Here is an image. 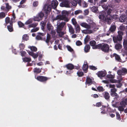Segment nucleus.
I'll return each instance as SVG.
<instances>
[{"mask_svg": "<svg viewBox=\"0 0 127 127\" xmlns=\"http://www.w3.org/2000/svg\"><path fill=\"white\" fill-rule=\"evenodd\" d=\"M112 10L111 9L109 8L107 12V14L104 11H102V14L99 16V18L102 20L108 22V24H109V22L111 21V18H110L111 16L110 14L111 13Z\"/></svg>", "mask_w": 127, "mask_h": 127, "instance_id": "1", "label": "nucleus"}, {"mask_svg": "<svg viewBox=\"0 0 127 127\" xmlns=\"http://www.w3.org/2000/svg\"><path fill=\"white\" fill-rule=\"evenodd\" d=\"M117 73V79L119 81L121 82L123 80V76L127 73V69L126 68H122L118 70Z\"/></svg>", "mask_w": 127, "mask_h": 127, "instance_id": "2", "label": "nucleus"}, {"mask_svg": "<svg viewBox=\"0 0 127 127\" xmlns=\"http://www.w3.org/2000/svg\"><path fill=\"white\" fill-rule=\"evenodd\" d=\"M44 16V14L42 12H40L38 14V15L34 18L33 20L32 19H30L26 22L25 24L28 25L31 23L32 22L33 20L35 21H39L42 19Z\"/></svg>", "mask_w": 127, "mask_h": 127, "instance_id": "3", "label": "nucleus"}, {"mask_svg": "<svg viewBox=\"0 0 127 127\" xmlns=\"http://www.w3.org/2000/svg\"><path fill=\"white\" fill-rule=\"evenodd\" d=\"M62 15H59L57 16L55 18L53 19V20L55 21L57 20H63L65 22H67L69 20V19L66 17L64 14L67 13V11L65 10L62 11Z\"/></svg>", "mask_w": 127, "mask_h": 127, "instance_id": "4", "label": "nucleus"}, {"mask_svg": "<svg viewBox=\"0 0 127 127\" xmlns=\"http://www.w3.org/2000/svg\"><path fill=\"white\" fill-rule=\"evenodd\" d=\"M65 24V22H63L61 23L59 25H57V32L59 33V36L60 37H62L65 33L64 32L60 31L62 30V28Z\"/></svg>", "mask_w": 127, "mask_h": 127, "instance_id": "5", "label": "nucleus"}, {"mask_svg": "<svg viewBox=\"0 0 127 127\" xmlns=\"http://www.w3.org/2000/svg\"><path fill=\"white\" fill-rule=\"evenodd\" d=\"M118 35L116 37L114 36L113 37V40L114 42L115 43L117 42L118 40H121L122 38V35L123 34V33L122 31H119L118 32Z\"/></svg>", "mask_w": 127, "mask_h": 127, "instance_id": "6", "label": "nucleus"}, {"mask_svg": "<svg viewBox=\"0 0 127 127\" xmlns=\"http://www.w3.org/2000/svg\"><path fill=\"white\" fill-rule=\"evenodd\" d=\"M95 44L96 42L95 41H91L90 42V45L92 46L93 49H99L101 48V44H99L96 45Z\"/></svg>", "mask_w": 127, "mask_h": 127, "instance_id": "7", "label": "nucleus"}, {"mask_svg": "<svg viewBox=\"0 0 127 127\" xmlns=\"http://www.w3.org/2000/svg\"><path fill=\"white\" fill-rule=\"evenodd\" d=\"M51 8L50 6L48 5H45L43 8V10H44L46 14V16H47L49 12L51 11Z\"/></svg>", "mask_w": 127, "mask_h": 127, "instance_id": "8", "label": "nucleus"}, {"mask_svg": "<svg viewBox=\"0 0 127 127\" xmlns=\"http://www.w3.org/2000/svg\"><path fill=\"white\" fill-rule=\"evenodd\" d=\"M46 27L47 29L50 32H51L52 34L55 35V32L53 31V27L49 23H48L47 24Z\"/></svg>", "mask_w": 127, "mask_h": 127, "instance_id": "9", "label": "nucleus"}, {"mask_svg": "<svg viewBox=\"0 0 127 127\" xmlns=\"http://www.w3.org/2000/svg\"><path fill=\"white\" fill-rule=\"evenodd\" d=\"M106 71L105 70H104L98 72L97 73V74L98 77L101 78L104 77L106 75Z\"/></svg>", "mask_w": 127, "mask_h": 127, "instance_id": "10", "label": "nucleus"}, {"mask_svg": "<svg viewBox=\"0 0 127 127\" xmlns=\"http://www.w3.org/2000/svg\"><path fill=\"white\" fill-rule=\"evenodd\" d=\"M5 5V7L4 6H1V10L7 11V10H8L11 8V6L9 5L8 3H5L4 5Z\"/></svg>", "mask_w": 127, "mask_h": 127, "instance_id": "11", "label": "nucleus"}, {"mask_svg": "<svg viewBox=\"0 0 127 127\" xmlns=\"http://www.w3.org/2000/svg\"><path fill=\"white\" fill-rule=\"evenodd\" d=\"M35 78L38 80L40 82H44L46 81L48 79V78L47 77L42 76H39L37 77L36 78L35 76Z\"/></svg>", "mask_w": 127, "mask_h": 127, "instance_id": "12", "label": "nucleus"}, {"mask_svg": "<svg viewBox=\"0 0 127 127\" xmlns=\"http://www.w3.org/2000/svg\"><path fill=\"white\" fill-rule=\"evenodd\" d=\"M101 47L102 50L104 52H107L109 50V46L107 44H104L102 46L101 45Z\"/></svg>", "mask_w": 127, "mask_h": 127, "instance_id": "13", "label": "nucleus"}, {"mask_svg": "<svg viewBox=\"0 0 127 127\" xmlns=\"http://www.w3.org/2000/svg\"><path fill=\"white\" fill-rule=\"evenodd\" d=\"M60 6L62 7H69L70 6L69 5V3L67 1H64L60 4Z\"/></svg>", "mask_w": 127, "mask_h": 127, "instance_id": "14", "label": "nucleus"}, {"mask_svg": "<svg viewBox=\"0 0 127 127\" xmlns=\"http://www.w3.org/2000/svg\"><path fill=\"white\" fill-rule=\"evenodd\" d=\"M58 4V2L56 0H53L51 2V6L54 9H55L57 7Z\"/></svg>", "mask_w": 127, "mask_h": 127, "instance_id": "15", "label": "nucleus"}, {"mask_svg": "<svg viewBox=\"0 0 127 127\" xmlns=\"http://www.w3.org/2000/svg\"><path fill=\"white\" fill-rule=\"evenodd\" d=\"M93 80V78H91L89 77H87L85 83L86 85L87 84L88 86L92 84V82Z\"/></svg>", "mask_w": 127, "mask_h": 127, "instance_id": "16", "label": "nucleus"}, {"mask_svg": "<svg viewBox=\"0 0 127 127\" xmlns=\"http://www.w3.org/2000/svg\"><path fill=\"white\" fill-rule=\"evenodd\" d=\"M116 81L113 79H111L110 80L108 79H105L104 80H102V82L105 84H108L110 82L112 83H114L116 82Z\"/></svg>", "mask_w": 127, "mask_h": 127, "instance_id": "17", "label": "nucleus"}, {"mask_svg": "<svg viewBox=\"0 0 127 127\" xmlns=\"http://www.w3.org/2000/svg\"><path fill=\"white\" fill-rule=\"evenodd\" d=\"M45 34L39 32L38 33V35L36 36V38L37 40H42L43 36Z\"/></svg>", "mask_w": 127, "mask_h": 127, "instance_id": "18", "label": "nucleus"}, {"mask_svg": "<svg viewBox=\"0 0 127 127\" xmlns=\"http://www.w3.org/2000/svg\"><path fill=\"white\" fill-rule=\"evenodd\" d=\"M80 25L82 27L87 29H89L91 28V26L90 25L85 23H82L80 24Z\"/></svg>", "mask_w": 127, "mask_h": 127, "instance_id": "19", "label": "nucleus"}, {"mask_svg": "<svg viewBox=\"0 0 127 127\" xmlns=\"http://www.w3.org/2000/svg\"><path fill=\"white\" fill-rule=\"evenodd\" d=\"M28 53L29 55L32 56V57L34 59L36 58L38 56V55L37 53H34L32 51L28 52Z\"/></svg>", "mask_w": 127, "mask_h": 127, "instance_id": "20", "label": "nucleus"}, {"mask_svg": "<svg viewBox=\"0 0 127 127\" xmlns=\"http://www.w3.org/2000/svg\"><path fill=\"white\" fill-rule=\"evenodd\" d=\"M111 56L112 57H114L116 60L118 61H120L121 60L120 57L116 54L114 53L113 55H111Z\"/></svg>", "mask_w": 127, "mask_h": 127, "instance_id": "21", "label": "nucleus"}, {"mask_svg": "<svg viewBox=\"0 0 127 127\" xmlns=\"http://www.w3.org/2000/svg\"><path fill=\"white\" fill-rule=\"evenodd\" d=\"M120 21L121 22H123L126 20V16L124 15H122L121 16L119 19Z\"/></svg>", "mask_w": 127, "mask_h": 127, "instance_id": "22", "label": "nucleus"}, {"mask_svg": "<svg viewBox=\"0 0 127 127\" xmlns=\"http://www.w3.org/2000/svg\"><path fill=\"white\" fill-rule=\"evenodd\" d=\"M82 32L85 34H90L93 32V31L87 29L86 30H84L82 31Z\"/></svg>", "mask_w": 127, "mask_h": 127, "instance_id": "23", "label": "nucleus"}, {"mask_svg": "<svg viewBox=\"0 0 127 127\" xmlns=\"http://www.w3.org/2000/svg\"><path fill=\"white\" fill-rule=\"evenodd\" d=\"M69 28V32L71 33H73L74 32V31L71 26L70 24H67Z\"/></svg>", "mask_w": 127, "mask_h": 127, "instance_id": "24", "label": "nucleus"}, {"mask_svg": "<svg viewBox=\"0 0 127 127\" xmlns=\"http://www.w3.org/2000/svg\"><path fill=\"white\" fill-rule=\"evenodd\" d=\"M82 69L84 72L86 73L88 69V66L87 64H84L82 67Z\"/></svg>", "mask_w": 127, "mask_h": 127, "instance_id": "25", "label": "nucleus"}, {"mask_svg": "<svg viewBox=\"0 0 127 127\" xmlns=\"http://www.w3.org/2000/svg\"><path fill=\"white\" fill-rule=\"evenodd\" d=\"M91 11L95 13H96L98 11L97 8L95 6L91 7Z\"/></svg>", "mask_w": 127, "mask_h": 127, "instance_id": "26", "label": "nucleus"}, {"mask_svg": "<svg viewBox=\"0 0 127 127\" xmlns=\"http://www.w3.org/2000/svg\"><path fill=\"white\" fill-rule=\"evenodd\" d=\"M103 94L105 99L107 100L110 97L109 94L108 92H104Z\"/></svg>", "mask_w": 127, "mask_h": 127, "instance_id": "27", "label": "nucleus"}, {"mask_svg": "<svg viewBox=\"0 0 127 127\" xmlns=\"http://www.w3.org/2000/svg\"><path fill=\"white\" fill-rule=\"evenodd\" d=\"M90 49V46L89 45H86L84 47V50L85 52H88Z\"/></svg>", "mask_w": 127, "mask_h": 127, "instance_id": "28", "label": "nucleus"}, {"mask_svg": "<svg viewBox=\"0 0 127 127\" xmlns=\"http://www.w3.org/2000/svg\"><path fill=\"white\" fill-rule=\"evenodd\" d=\"M10 26H7V29L9 32H11L13 31L12 24L11 22H10Z\"/></svg>", "mask_w": 127, "mask_h": 127, "instance_id": "29", "label": "nucleus"}, {"mask_svg": "<svg viewBox=\"0 0 127 127\" xmlns=\"http://www.w3.org/2000/svg\"><path fill=\"white\" fill-rule=\"evenodd\" d=\"M23 61L24 62H29L31 61V59L30 58L25 57L23 58Z\"/></svg>", "mask_w": 127, "mask_h": 127, "instance_id": "30", "label": "nucleus"}, {"mask_svg": "<svg viewBox=\"0 0 127 127\" xmlns=\"http://www.w3.org/2000/svg\"><path fill=\"white\" fill-rule=\"evenodd\" d=\"M32 51L35 52L37 50V48L36 47L34 46H30L28 47Z\"/></svg>", "mask_w": 127, "mask_h": 127, "instance_id": "31", "label": "nucleus"}, {"mask_svg": "<svg viewBox=\"0 0 127 127\" xmlns=\"http://www.w3.org/2000/svg\"><path fill=\"white\" fill-rule=\"evenodd\" d=\"M34 72L36 73H39L41 71V70L39 68H35L33 70Z\"/></svg>", "mask_w": 127, "mask_h": 127, "instance_id": "32", "label": "nucleus"}, {"mask_svg": "<svg viewBox=\"0 0 127 127\" xmlns=\"http://www.w3.org/2000/svg\"><path fill=\"white\" fill-rule=\"evenodd\" d=\"M29 36L27 34L24 35L22 37L23 39L24 40L27 41L29 39Z\"/></svg>", "mask_w": 127, "mask_h": 127, "instance_id": "33", "label": "nucleus"}, {"mask_svg": "<svg viewBox=\"0 0 127 127\" xmlns=\"http://www.w3.org/2000/svg\"><path fill=\"white\" fill-rule=\"evenodd\" d=\"M67 68L69 70H71L73 68V65L71 64H68L66 65Z\"/></svg>", "mask_w": 127, "mask_h": 127, "instance_id": "34", "label": "nucleus"}, {"mask_svg": "<svg viewBox=\"0 0 127 127\" xmlns=\"http://www.w3.org/2000/svg\"><path fill=\"white\" fill-rule=\"evenodd\" d=\"M51 38V35L49 33H47V38L46 42L47 43H48Z\"/></svg>", "mask_w": 127, "mask_h": 127, "instance_id": "35", "label": "nucleus"}, {"mask_svg": "<svg viewBox=\"0 0 127 127\" xmlns=\"http://www.w3.org/2000/svg\"><path fill=\"white\" fill-rule=\"evenodd\" d=\"M75 27L76 32H79L80 30V28L79 25L78 24L76 25L75 26Z\"/></svg>", "mask_w": 127, "mask_h": 127, "instance_id": "36", "label": "nucleus"}, {"mask_svg": "<svg viewBox=\"0 0 127 127\" xmlns=\"http://www.w3.org/2000/svg\"><path fill=\"white\" fill-rule=\"evenodd\" d=\"M123 45L124 48L126 50L127 48V40H126L125 39L124 40Z\"/></svg>", "mask_w": 127, "mask_h": 127, "instance_id": "37", "label": "nucleus"}, {"mask_svg": "<svg viewBox=\"0 0 127 127\" xmlns=\"http://www.w3.org/2000/svg\"><path fill=\"white\" fill-rule=\"evenodd\" d=\"M71 21L73 25L74 26L78 24L77 22L76 21V19L75 18H73L72 19Z\"/></svg>", "mask_w": 127, "mask_h": 127, "instance_id": "38", "label": "nucleus"}, {"mask_svg": "<svg viewBox=\"0 0 127 127\" xmlns=\"http://www.w3.org/2000/svg\"><path fill=\"white\" fill-rule=\"evenodd\" d=\"M120 105L123 107H125L126 105V102H125V100L122 101L120 102Z\"/></svg>", "mask_w": 127, "mask_h": 127, "instance_id": "39", "label": "nucleus"}, {"mask_svg": "<svg viewBox=\"0 0 127 127\" xmlns=\"http://www.w3.org/2000/svg\"><path fill=\"white\" fill-rule=\"evenodd\" d=\"M116 29V27L114 25H112L111 26L110 29L109 30L111 32H113Z\"/></svg>", "mask_w": 127, "mask_h": 127, "instance_id": "40", "label": "nucleus"}, {"mask_svg": "<svg viewBox=\"0 0 127 127\" xmlns=\"http://www.w3.org/2000/svg\"><path fill=\"white\" fill-rule=\"evenodd\" d=\"M82 12V11L81 10H78L75 11L74 13L75 15H77L80 13H81Z\"/></svg>", "mask_w": 127, "mask_h": 127, "instance_id": "41", "label": "nucleus"}, {"mask_svg": "<svg viewBox=\"0 0 127 127\" xmlns=\"http://www.w3.org/2000/svg\"><path fill=\"white\" fill-rule=\"evenodd\" d=\"M90 38V37L89 36H86L84 40L85 44H86L88 42Z\"/></svg>", "mask_w": 127, "mask_h": 127, "instance_id": "42", "label": "nucleus"}, {"mask_svg": "<svg viewBox=\"0 0 127 127\" xmlns=\"http://www.w3.org/2000/svg\"><path fill=\"white\" fill-rule=\"evenodd\" d=\"M122 47V46L120 44H117L115 46L116 49L117 50L121 48Z\"/></svg>", "mask_w": 127, "mask_h": 127, "instance_id": "43", "label": "nucleus"}, {"mask_svg": "<svg viewBox=\"0 0 127 127\" xmlns=\"http://www.w3.org/2000/svg\"><path fill=\"white\" fill-rule=\"evenodd\" d=\"M66 47L68 50L70 52H72L73 51V49L69 45L66 46Z\"/></svg>", "mask_w": 127, "mask_h": 127, "instance_id": "44", "label": "nucleus"}, {"mask_svg": "<svg viewBox=\"0 0 127 127\" xmlns=\"http://www.w3.org/2000/svg\"><path fill=\"white\" fill-rule=\"evenodd\" d=\"M97 89L99 92H103L104 90V89L102 86H99L97 88Z\"/></svg>", "mask_w": 127, "mask_h": 127, "instance_id": "45", "label": "nucleus"}, {"mask_svg": "<svg viewBox=\"0 0 127 127\" xmlns=\"http://www.w3.org/2000/svg\"><path fill=\"white\" fill-rule=\"evenodd\" d=\"M38 24L37 23H33L32 24L30 25H29L28 26L29 28L31 27H34L36 26Z\"/></svg>", "mask_w": 127, "mask_h": 127, "instance_id": "46", "label": "nucleus"}, {"mask_svg": "<svg viewBox=\"0 0 127 127\" xmlns=\"http://www.w3.org/2000/svg\"><path fill=\"white\" fill-rule=\"evenodd\" d=\"M5 16V14L4 13L2 12L0 13V19L4 17Z\"/></svg>", "mask_w": 127, "mask_h": 127, "instance_id": "47", "label": "nucleus"}, {"mask_svg": "<svg viewBox=\"0 0 127 127\" xmlns=\"http://www.w3.org/2000/svg\"><path fill=\"white\" fill-rule=\"evenodd\" d=\"M110 18H111V20L112 19V18L115 19H117L118 18V16L116 15H114L112 17L110 16Z\"/></svg>", "mask_w": 127, "mask_h": 127, "instance_id": "48", "label": "nucleus"}, {"mask_svg": "<svg viewBox=\"0 0 127 127\" xmlns=\"http://www.w3.org/2000/svg\"><path fill=\"white\" fill-rule=\"evenodd\" d=\"M82 6L83 7H86L87 6V4L85 1L82 2Z\"/></svg>", "mask_w": 127, "mask_h": 127, "instance_id": "49", "label": "nucleus"}, {"mask_svg": "<svg viewBox=\"0 0 127 127\" xmlns=\"http://www.w3.org/2000/svg\"><path fill=\"white\" fill-rule=\"evenodd\" d=\"M9 18L8 17H7L5 19V23L7 24L8 23L11 22L9 21Z\"/></svg>", "mask_w": 127, "mask_h": 127, "instance_id": "50", "label": "nucleus"}, {"mask_svg": "<svg viewBox=\"0 0 127 127\" xmlns=\"http://www.w3.org/2000/svg\"><path fill=\"white\" fill-rule=\"evenodd\" d=\"M124 107H123L121 106H119L118 108V110L120 111H124Z\"/></svg>", "mask_w": 127, "mask_h": 127, "instance_id": "51", "label": "nucleus"}, {"mask_svg": "<svg viewBox=\"0 0 127 127\" xmlns=\"http://www.w3.org/2000/svg\"><path fill=\"white\" fill-rule=\"evenodd\" d=\"M117 119L119 120L121 119V117L120 114L119 113L117 112L116 113Z\"/></svg>", "mask_w": 127, "mask_h": 127, "instance_id": "52", "label": "nucleus"}, {"mask_svg": "<svg viewBox=\"0 0 127 127\" xmlns=\"http://www.w3.org/2000/svg\"><path fill=\"white\" fill-rule=\"evenodd\" d=\"M79 77L82 76L83 75V73L82 72L78 71L77 73Z\"/></svg>", "mask_w": 127, "mask_h": 127, "instance_id": "53", "label": "nucleus"}, {"mask_svg": "<svg viewBox=\"0 0 127 127\" xmlns=\"http://www.w3.org/2000/svg\"><path fill=\"white\" fill-rule=\"evenodd\" d=\"M39 28L38 27H37L31 30V32H35L38 30Z\"/></svg>", "mask_w": 127, "mask_h": 127, "instance_id": "54", "label": "nucleus"}, {"mask_svg": "<svg viewBox=\"0 0 127 127\" xmlns=\"http://www.w3.org/2000/svg\"><path fill=\"white\" fill-rule=\"evenodd\" d=\"M38 4V2L37 1H35L33 2V6L34 7L37 6Z\"/></svg>", "mask_w": 127, "mask_h": 127, "instance_id": "55", "label": "nucleus"}, {"mask_svg": "<svg viewBox=\"0 0 127 127\" xmlns=\"http://www.w3.org/2000/svg\"><path fill=\"white\" fill-rule=\"evenodd\" d=\"M107 77L108 78H114V76L111 74H108L107 75Z\"/></svg>", "mask_w": 127, "mask_h": 127, "instance_id": "56", "label": "nucleus"}, {"mask_svg": "<svg viewBox=\"0 0 127 127\" xmlns=\"http://www.w3.org/2000/svg\"><path fill=\"white\" fill-rule=\"evenodd\" d=\"M19 46L20 49H23L25 47L24 45L22 43L20 44L19 45Z\"/></svg>", "mask_w": 127, "mask_h": 127, "instance_id": "57", "label": "nucleus"}, {"mask_svg": "<svg viewBox=\"0 0 127 127\" xmlns=\"http://www.w3.org/2000/svg\"><path fill=\"white\" fill-rule=\"evenodd\" d=\"M76 44L77 46H80L82 44V43L80 41H77L76 42Z\"/></svg>", "mask_w": 127, "mask_h": 127, "instance_id": "58", "label": "nucleus"}, {"mask_svg": "<svg viewBox=\"0 0 127 127\" xmlns=\"http://www.w3.org/2000/svg\"><path fill=\"white\" fill-rule=\"evenodd\" d=\"M18 24L19 27H22L24 25L23 23L21 22L20 21L18 22Z\"/></svg>", "mask_w": 127, "mask_h": 127, "instance_id": "59", "label": "nucleus"}, {"mask_svg": "<svg viewBox=\"0 0 127 127\" xmlns=\"http://www.w3.org/2000/svg\"><path fill=\"white\" fill-rule=\"evenodd\" d=\"M40 25L42 27V29H43L45 26V24L44 22H41L40 23Z\"/></svg>", "mask_w": 127, "mask_h": 127, "instance_id": "60", "label": "nucleus"}, {"mask_svg": "<svg viewBox=\"0 0 127 127\" xmlns=\"http://www.w3.org/2000/svg\"><path fill=\"white\" fill-rule=\"evenodd\" d=\"M109 86V87L110 88H114L115 87V85L114 84H110L109 85H106V86L107 87H108Z\"/></svg>", "mask_w": 127, "mask_h": 127, "instance_id": "61", "label": "nucleus"}, {"mask_svg": "<svg viewBox=\"0 0 127 127\" xmlns=\"http://www.w3.org/2000/svg\"><path fill=\"white\" fill-rule=\"evenodd\" d=\"M89 68L90 69L93 70H95L96 69L95 67L92 66H90Z\"/></svg>", "mask_w": 127, "mask_h": 127, "instance_id": "62", "label": "nucleus"}, {"mask_svg": "<svg viewBox=\"0 0 127 127\" xmlns=\"http://www.w3.org/2000/svg\"><path fill=\"white\" fill-rule=\"evenodd\" d=\"M104 107L105 109L104 110L102 109V110L103 111L101 112V113L103 114H105L106 113V111H106V110L107 109V108H106L105 106H104Z\"/></svg>", "mask_w": 127, "mask_h": 127, "instance_id": "63", "label": "nucleus"}, {"mask_svg": "<svg viewBox=\"0 0 127 127\" xmlns=\"http://www.w3.org/2000/svg\"><path fill=\"white\" fill-rule=\"evenodd\" d=\"M84 14L85 15H88L89 13V11L88 9H86L84 10Z\"/></svg>", "mask_w": 127, "mask_h": 127, "instance_id": "64", "label": "nucleus"}]
</instances>
